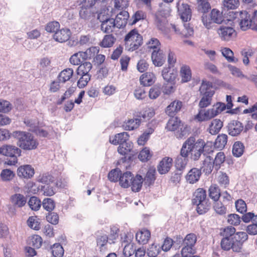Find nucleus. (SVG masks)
I'll use <instances>...</instances> for the list:
<instances>
[{"mask_svg":"<svg viewBox=\"0 0 257 257\" xmlns=\"http://www.w3.org/2000/svg\"><path fill=\"white\" fill-rule=\"evenodd\" d=\"M57 185L53 183L49 185H42L38 187V190L41 192L44 196H52L55 193L54 186Z\"/></svg>","mask_w":257,"mask_h":257,"instance_id":"obj_37","label":"nucleus"},{"mask_svg":"<svg viewBox=\"0 0 257 257\" xmlns=\"http://www.w3.org/2000/svg\"><path fill=\"white\" fill-rule=\"evenodd\" d=\"M129 135L126 132H122L115 135L114 137H110L109 142L114 145H120L127 142L129 139Z\"/></svg>","mask_w":257,"mask_h":257,"instance_id":"obj_21","label":"nucleus"},{"mask_svg":"<svg viewBox=\"0 0 257 257\" xmlns=\"http://www.w3.org/2000/svg\"><path fill=\"white\" fill-rule=\"evenodd\" d=\"M188 139H192L193 143L192 144V159L196 161L199 160L201 156H207L211 152H213V143L207 142L205 143L203 140L198 139L197 141L194 137H190Z\"/></svg>","mask_w":257,"mask_h":257,"instance_id":"obj_3","label":"nucleus"},{"mask_svg":"<svg viewBox=\"0 0 257 257\" xmlns=\"http://www.w3.org/2000/svg\"><path fill=\"white\" fill-rule=\"evenodd\" d=\"M199 91L202 97L199 102V106L200 108L206 107L211 104L212 97L215 93L212 83L203 80Z\"/></svg>","mask_w":257,"mask_h":257,"instance_id":"obj_7","label":"nucleus"},{"mask_svg":"<svg viewBox=\"0 0 257 257\" xmlns=\"http://www.w3.org/2000/svg\"><path fill=\"white\" fill-rule=\"evenodd\" d=\"M173 159L170 157H165L160 161L157 169L160 174L168 173L172 166Z\"/></svg>","mask_w":257,"mask_h":257,"instance_id":"obj_19","label":"nucleus"},{"mask_svg":"<svg viewBox=\"0 0 257 257\" xmlns=\"http://www.w3.org/2000/svg\"><path fill=\"white\" fill-rule=\"evenodd\" d=\"M133 174L129 171L121 174L119 179L120 185L124 188H127L131 186V181L133 179Z\"/></svg>","mask_w":257,"mask_h":257,"instance_id":"obj_32","label":"nucleus"},{"mask_svg":"<svg viewBox=\"0 0 257 257\" xmlns=\"http://www.w3.org/2000/svg\"><path fill=\"white\" fill-rule=\"evenodd\" d=\"M228 137L226 134L219 135L214 143V147L219 150L223 149L227 144Z\"/></svg>","mask_w":257,"mask_h":257,"instance_id":"obj_39","label":"nucleus"},{"mask_svg":"<svg viewBox=\"0 0 257 257\" xmlns=\"http://www.w3.org/2000/svg\"><path fill=\"white\" fill-rule=\"evenodd\" d=\"M99 48L98 47H91L86 52L80 51L72 55L70 59V62L74 65H78L86 60L90 59L95 54L99 53Z\"/></svg>","mask_w":257,"mask_h":257,"instance_id":"obj_8","label":"nucleus"},{"mask_svg":"<svg viewBox=\"0 0 257 257\" xmlns=\"http://www.w3.org/2000/svg\"><path fill=\"white\" fill-rule=\"evenodd\" d=\"M197 241L196 235L193 233L187 234L183 240L184 246L181 250L183 257H188L190 254L195 253L194 245Z\"/></svg>","mask_w":257,"mask_h":257,"instance_id":"obj_11","label":"nucleus"},{"mask_svg":"<svg viewBox=\"0 0 257 257\" xmlns=\"http://www.w3.org/2000/svg\"><path fill=\"white\" fill-rule=\"evenodd\" d=\"M141 123V120L138 118L130 119L124 122L122 127L126 131H132L137 128Z\"/></svg>","mask_w":257,"mask_h":257,"instance_id":"obj_35","label":"nucleus"},{"mask_svg":"<svg viewBox=\"0 0 257 257\" xmlns=\"http://www.w3.org/2000/svg\"><path fill=\"white\" fill-rule=\"evenodd\" d=\"M52 253L55 257H62L64 249L60 243H55L51 247Z\"/></svg>","mask_w":257,"mask_h":257,"instance_id":"obj_54","label":"nucleus"},{"mask_svg":"<svg viewBox=\"0 0 257 257\" xmlns=\"http://www.w3.org/2000/svg\"><path fill=\"white\" fill-rule=\"evenodd\" d=\"M228 134L232 136H236L242 131L243 125L237 120H231L227 125Z\"/></svg>","mask_w":257,"mask_h":257,"instance_id":"obj_17","label":"nucleus"},{"mask_svg":"<svg viewBox=\"0 0 257 257\" xmlns=\"http://www.w3.org/2000/svg\"><path fill=\"white\" fill-rule=\"evenodd\" d=\"M235 207L236 210L241 213L243 214L246 212L247 211V207L246 204L244 200L242 199H238L235 201Z\"/></svg>","mask_w":257,"mask_h":257,"instance_id":"obj_63","label":"nucleus"},{"mask_svg":"<svg viewBox=\"0 0 257 257\" xmlns=\"http://www.w3.org/2000/svg\"><path fill=\"white\" fill-rule=\"evenodd\" d=\"M177 7L179 14L183 21L188 22L191 19V10L188 4L182 3L180 5V2H178L177 4Z\"/></svg>","mask_w":257,"mask_h":257,"instance_id":"obj_15","label":"nucleus"},{"mask_svg":"<svg viewBox=\"0 0 257 257\" xmlns=\"http://www.w3.org/2000/svg\"><path fill=\"white\" fill-rule=\"evenodd\" d=\"M17 175L21 178L31 179L35 174V170L30 165L20 166L17 169Z\"/></svg>","mask_w":257,"mask_h":257,"instance_id":"obj_14","label":"nucleus"},{"mask_svg":"<svg viewBox=\"0 0 257 257\" xmlns=\"http://www.w3.org/2000/svg\"><path fill=\"white\" fill-rule=\"evenodd\" d=\"M217 115V112L215 111V108L209 109L206 111L201 110L196 115V118L199 121L209 120Z\"/></svg>","mask_w":257,"mask_h":257,"instance_id":"obj_25","label":"nucleus"},{"mask_svg":"<svg viewBox=\"0 0 257 257\" xmlns=\"http://www.w3.org/2000/svg\"><path fill=\"white\" fill-rule=\"evenodd\" d=\"M126 47L130 51L137 50L143 44V37L136 29L131 30L124 38Z\"/></svg>","mask_w":257,"mask_h":257,"instance_id":"obj_9","label":"nucleus"},{"mask_svg":"<svg viewBox=\"0 0 257 257\" xmlns=\"http://www.w3.org/2000/svg\"><path fill=\"white\" fill-rule=\"evenodd\" d=\"M182 107V101L175 100L172 102L166 108V113L170 116H174Z\"/></svg>","mask_w":257,"mask_h":257,"instance_id":"obj_20","label":"nucleus"},{"mask_svg":"<svg viewBox=\"0 0 257 257\" xmlns=\"http://www.w3.org/2000/svg\"><path fill=\"white\" fill-rule=\"evenodd\" d=\"M206 200L203 202H199L194 205H197L196 211L199 214L202 215L206 213L210 208V204Z\"/></svg>","mask_w":257,"mask_h":257,"instance_id":"obj_49","label":"nucleus"},{"mask_svg":"<svg viewBox=\"0 0 257 257\" xmlns=\"http://www.w3.org/2000/svg\"><path fill=\"white\" fill-rule=\"evenodd\" d=\"M10 201L14 206L21 208L25 205L27 200L23 194L16 193L11 196Z\"/></svg>","mask_w":257,"mask_h":257,"instance_id":"obj_22","label":"nucleus"},{"mask_svg":"<svg viewBox=\"0 0 257 257\" xmlns=\"http://www.w3.org/2000/svg\"><path fill=\"white\" fill-rule=\"evenodd\" d=\"M15 174L13 171L10 169H6L2 171L1 173V177L4 181H9L12 180Z\"/></svg>","mask_w":257,"mask_h":257,"instance_id":"obj_52","label":"nucleus"},{"mask_svg":"<svg viewBox=\"0 0 257 257\" xmlns=\"http://www.w3.org/2000/svg\"><path fill=\"white\" fill-rule=\"evenodd\" d=\"M115 41L116 38L112 34L106 35L100 43V46L103 48H110L113 46Z\"/></svg>","mask_w":257,"mask_h":257,"instance_id":"obj_42","label":"nucleus"},{"mask_svg":"<svg viewBox=\"0 0 257 257\" xmlns=\"http://www.w3.org/2000/svg\"><path fill=\"white\" fill-rule=\"evenodd\" d=\"M244 147L243 144L240 142H236L233 146L232 154L236 157H240L244 151Z\"/></svg>","mask_w":257,"mask_h":257,"instance_id":"obj_50","label":"nucleus"},{"mask_svg":"<svg viewBox=\"0 0 257 257\" xmlns=\"http://www.w3.org/2000/svg\"><path fill=\"white\" fill-rule=\"evenodd\" d=\"M42 205L44 209L51 212L55 207V202L52 198H46L43 200Z\"/></svg>","mask_w":257,"mask_h":257,"instance_id":"obj_51","label":"nucleus"},{"mask_svg":"<svg viewBox=\"0 0 257 257\" xmlns=\"http://www.w3.org/2000/svg\"><path fill=\"white\" fill-rule=\"evenodd\" d=\"M36 181L45 185H49L54 183V178L48 172H45L40 174L37 177Z\"/></svg>","mask_w":257,"mask_h":257,"instance_id":"obj_36","label":"nucleus"},{"mask_svg":"<svg viewBox=\"0 0 257 257\" xmlns=\"http://www.w3.org/2000/svg\"><path fill=\"white\" fill-rule=\"evenodd\" d=\"M243 31L251 29L257 31V10L251 13L246 11L235 12L233 17Z\"/></svg>","mask_w":257,"mask_h":257,"instance_id":"obj_2","label":"nucleus"},{"mask_svg":"<svg viewBox=\"0 0 257 257\" xmlns=\"http://www.w3.org/2000/svg\"><path fill=\"white\" fill-rule=\"evenodd\" d=\"M216 32L222 41H229L236 36L235 30L231 27L220 26Z\"/></svg>","mask_w":257,"mask_h":257,"instance_id":"obj_13","label":"nucleus"},{"mask_svg":"<svg viewBox=\"0 0 257 257\" xmlns=\"http://www.w3.org/2000/svg\"><path fill=\"white\" fill-rule=\"evenodd\" d=\"M180 75L182 77L183 82L189 81L192 77L191 71L189 66L184 65L182 66L180 70Z\"/></svg>","mask_w":257,"mask_h":257,"instance_id":"obj_44","label":"nucleus"},{"mask_svg":"<svg viewBox=\"0 0 257 257\" xmlns=\"http://www.w3.org/2000/svg\"><path fill=\"white\" fill-rule=\"evenodd\" d=\"M59 28V23L57 21H52L46 25L45 30L49 33H55Z\"/></svg>","mask_w":257,"mask_h":257,"instance_id":"obj_62","label":"nucleus"},{"mask_svg":"<svg viewBox=\"0 0 257 257\" xmlns=\"http://www.w3.org/2000/svg\"><path fill=\"white\" fill-rule=\"evenodd\" d=\"M162 75L166 82L172 84L174 83L177 76V72L174 69L171 70L170 67L164 68L162 70Z\"/></svg>","mask_w":257,"mask_h":257,"instance_id":"obj_24","label":"nucleus"},{"mask_svg":"<svg viewBox=\"0 0 257 257\" xmlns=\"http://www.w3.org/2000/svg\"><path fill=\"white\" fill-rule=\"evenodd\" d=\"M28 205L32 210L37 211L40 208L42 202L37 197L32 196L28 201Z\"/></svg>","mask_w":257,"mask_h":257,"instance_id":"obj_48","label":"nucleus"},{"mask_svg":"<svg viewBox=\"0 0 257 257\" xmlns=\"http://www.w3.org/2000/svg\"><path fill=\"white\" fill-rule=\"evenodd\" d=\"M168 121L166 128L169 131H175L181 126V120L177 117L171 116Z\"/></svg>","mask_w":257,"mask_h":257,"instance_id":"obj_41","label":"nucleus"},{"mask_svg":"<svg viewBox=\"0 0 257 257\" xmlns=\"http://www.w3.org/2000/svg\"><path fill=\"white\" fill-rule=\"evenodd\" d=\"M152 154L150 153V150L147 148L143 149L139 155V159L142 162H147L151 159Z\"/></svg>","mask_w":257,"mask_h":257,"instance_id":"obj_61","label":"nucleus"},{"mask_svg":"<svg viewBox=\"0 0 257 257\" xmlns=\"http://www.w3.org/2000/svg\"><path fill=\"white\" fill-rule=\"evenodd\" d=\"M193 196L194 198L192 199L193 204L207 200L206 199V192L203 188L197 189L194 192Z\"/></svg>","mask_w":257,"mask_h":257,"instance_id":"obj_34","label":"nucleus"},{"mask_svg":"<svg viewBox=\"0 0 257 257\" xmlns=\"http://www.w3.org/2000/svg\"><path fill=\"white\" fill-rule=\"evenodd\" d=\"M227 221L231 225L237 226L240 224L241 218L236 214H230L228 215Z\"/></svg>","mask_w":257,"mask_h":257,"instance_id":"obj_64","label":"nucleus"},{"mask_svg":"<svg viewBox=\"0 0 257 257\" xmlns=\"http://www.w3.org/2000/svg\"><path fill=\"white\" fill-rule=\"evenodd\" d=\"M124 14V17L123 18H120L121 15H117L115 19H114L115 21V25L116 27L118 28H121L124 27L127 24L126 20V13H123Z\"/></svg>","mask_w":257,"mask_h":257,"instance_id":"obj_60","label":"nucleus"},{"mask_svg":"<svg viewBox=\"0 0 257 257\" xmlns=\"http://www.w3.org/2000/svg\"><path fill=\"white\" fill-rule=\"evenodd\" d=\"M214 167L215 168V164L213 162V158L209 156H207L203 161L201 169L205 174H209L212 172Z\"/></svg>","mask_w":257,"mask_h":257,"instance_id":"obj_30","label":"nucleus"},{"mask_svg":"<svg viewBox=\"0 0 257 257\" xmlns=\"http://www.w3.org/2000/svg\"><path fill=\"white\" fill-rule=\"evenodd\" d=\"M192 139H187L183 144L180 153L176 157L175 161V166L178 171H184L188 161V155L191 153L192 156L191 146L193 141Z\"/></svg>","mask_w":257,"mask_h":257,"instance_id":"obj_6","label":"nucleus"},{"mask_svg":"<svg viewBox=\"0 0 257 257\" xmlns=\"http://www.w3.org/2000/svg\"><path fill=\"white\" fill-rule=\"evenodd\" d=\"M223 126V122L218 119H214L211 123L209 132L211 135L217 134Z\"/></svg>","mask_w":257,"mask_h":257,"instance_id":"obj_43","label":"nucleus"},{"mask_svg":"<svg viewBox=\"0 0 257 257\" xmlns=\"http://www.w3.org/2000/svg\"><path fill=\"white\" fill-rule=\"evenodd\" d=\"M13 136L18 140V146L24 150H34L38 146V142L30 133L15 131L13 132Z\"/></svg>","mask_w":257,"mask_h":257,"instance_id":"obj_4","label":"nucleus"},{"mask_svg":"<svg viewBox=\"0 0 257 257\" xmlns=\"http://www.w3.org/2000/svg\"><path fill=\"white\" fill-rule=\"evenodd\" d=\"M155 75L153 73H146L140 77V82L144 86H150L154 82Z\"/></svg>","mask_w":257,"mask_h":257,"instance_id":"obj_40","label":"nucleus"},{"mask_svg":"<svg viewBox=\"0 0 257 257\" xmlns=\"http://www.w3.org/2000/svg\"><path fill=\"white\" fill-rule=\"evenodd\" d=\"M160 251V247L153 243L148 248L147 254L148 257L158 256Z\"/></svg>","mask_w":257,"mask_h":257,"instance_id":"obj_59","label":"nucleus"},{"mask_svg":"<svg viewBox=\"0 0 257 257\" xmlns=\"http://www.w3.org/2000/svg\"><path fill=\"white\" fill-rule=\"evenodd\" d=\"M92 67V65L90 62L84 61L77 68V74L89 73Z\"/></svg>","mask_w":257,"mask_h":257,"instance_id":"obj_46","label":"nucleus"},{"mask_svg":"<svg viewBox=\"0 0 257 257\" xmlns=\"http://www.w3.org/2000/svg\"><path fill=\"white\" fill-rule=\"evenodd\" d=\"M102 23L101 24V31L106 34L112 33L116 26L115 25V21L113 18L101 19Z\"/></svg>","mask_w":257,"mask_h":257,"instance_id":"obj_23","label":"nucleus"},{"mask_svg":"<svg viewBox=\"0 0 257 257\" xmlns=\"http://www.w3.org/2000/svg\"><path fill=\"white\" fill-rule=\"evenodd\" d=\"M209 196L214 201L218 200L220 196V189L216 185H211L209 189Z\"/></svg>","mask_w":257,"mask_h":257,"instance_id":"obj_47","label":"nucleus"},{"mask_svg":"<svg viewBox=\"0 0 257 257\" xmlns=\"http://www.w3.org/2000/svg\"><path fill=\"white\" fill-rule=\"evenodd\" d=\"M225 158V155L223 152H220L216 154L214 160L213 159L215 170H218L220 168V165L224 162Z\"/></svg>","mask_w":257,"mask_h":257,"instance_id":"obj_53","label":"nucleus"},{"mask_svg":"<svg viewBox=\"0 0 257 257\" xmlns=\"http://www.w3.org/2000/svg\"><path fill=\"white\" fill-rule=\"evenodd\" d=\"M2 155L11 157L12 159L8 160L6 163L8 165H15L18 162V157L21 156L22 150L15 146L5 145L2 146Z\"/></svg>","mask_w":257,"mask_h":257,"instance_id":"obj_10","label":"nucleus"},{"mask_svg":"<svg viewBox=\"0 0 257 257\" xmlns=\"http://www.w3.org/2000/svg\"><path fill=\"white\" fill-rule=\"evenodd\" d=\"M151 58L153 64L157 67L162 66L166 61V56L160 49L153 50Z\"/></svg>","mask_w":257,"mask_h":257,"instance_id":"obj_16","label":"nucleus"},{"mask_svg":"<svg viewBox=\"0 0 257 257\" xmlns=\"http://www.w3.org/2000/svg\"><path fill=\"white\" fill-rule=\"evenodd\" d=\"M122 174L121 171L118 169H115L109 172L108 175V178L111 182H116L119 181L120 176Z\"/></svg>","mask_w":257,"mask_h":257,"instance_id":"obj_55","label":"nucleus"},{"mask_svg":"<svg viewBox=\"0 0 257 257\" xmlns=\"http://www.w3.org/2000/svg\"><path fill=\"white\" fill-rule=\"evenodd\" d=\"M201 175V170L194 168L189 171L186 176V179L190 183L194 184L199 180Z\"/></svg>","mask_w":257,"mask_h":257,"instance_id":"obj_26","label":"nucleus"},{"mask_svg":"<svg viewBox=\"0 0 257 257\" xmlns=\"http://www.w3.org/2000/svg\"><path fill=\"white\" fill-rule=\"evenodd\" d=\"M130 182L132 190L134 192H138L142 188L143 178L140 175H137L136 176L133 175V179Z\"/></svg>","mask_w":257,"mask_h":257,"instance_id":"obj_28","label":"nucleus"},{"mask_svg":"<svg viewBox=\"0 0 257 257\" xmlns=\"http://www.w3.org/2000/svg\"><path fill=\"white\" fill-rule=\"evenodd\" d=\"M73 74V70L71 68H66L63 70L59 74V82L65 83L70 79Z\"/></svg>","mask_w":257,"mask_h":257,"instance_id":"obj_45","label":"nucleus"},{"mask_svg":"<svg viewBox=\"0 0 257 257\" xmlns=\"http://www.w3.org/2000/svg\"><path fill=\"white\" fill-rule=\"evenodd\" d=\"M219 235L221 237L220 246L222 249L233 252H241L243 243L248 239L247 234L243 231L236 232V229L228 226L220 229Z\"/></svg>","mask_w":257,"mask_h":257,"instance_id":"obj_1","label":"nucleus"},{"mask_svg":"<svg viewBox=\"0 0 257 257\" xmlns=\"http://www.w3.org/2000/svg\"><path fill=\"white\" fill-rule=\"evenodd\" d=\"M151 237L150 231L146 229H142L136 234V238L140 243L146 244Z\"/></svg>","mask_w":257,"mask_h":257,"instance_id":"obj_27","label":"nucleus"},{"mask_svg":"<svg viewBox=\"0 0 257 257\" xmlns=\"http://www.w3.org/2000/svg\"><path fill=\"white\" fill-rule=\"evenodd\" d=\"M210 18L213 22L217 24H221L225 22L222 13L216 9H213L210 13Z\"/></svg>","mask_w":257,"mask_h":257,"instance_id":"obj_38","label":"nucleus"},{"mask_svg":"<svg viewBox=\"0 0 257 257\" xmlns=\"http://www.w3.org/2000/svg\"><path fill=\"white\" fill-rule=\"evenodd\" d=\"M156 24L158 29L165 34H168L171 32V29H173L177 34H181L185 37H188L193 34V29L190 28L189 24H185L184 27L186 29L185 32H180V29L174 24H169L165 19L157 18Z\"/></svg>","mask_w":257,"mask_h":257,"instance_id":"obj_5","label":"nucleus"},{"mask_svg":"<svg viewBox=\"0 0 257 257\" xmlns=\"http://www.w3.org/2000/svg\"><path fill=\"white\" fill-rule=\"evenodd\" d=\"M97 246L99 247L100 251H103L105 249L107 242H109V238L106 234L100 233L96 236Z\"/></svg>","mask_w":257,"mask_h":257,"instance_id":"obj_33","label":"nucleus"},{"mask_svg":"<svg viewBox=\"0 0 257 257\" xmlns=\"http://www.w3.org/2000/svg\"><path fill=\"white\" fill-rule=\"evenodd\" d=\"M28 225L32 229L38 230L40 228V224L36 217L30 216L27 220Z\"/></svg>","mask_w":257,"mask_h":257,"instance_id":"obj_57","label":"nucleus"},{"mask_svg":"<svg viewBox=\"0 0 257 257\" xmlns=\"http://www.w3.org/2000/svg\"><path fill=\"white\" fill-rule=\"evenodd\" d=\"M97 0H85L84 3L80 7L79 16L84 20H89L95 17L96 12L93 8Z\"/></svg>","mask_w":257,"mask_h":257,"instance_id":"obj_12","label":"nucleus"},{"mask_svg":"<svg viewBox=\"0 0 257 257\" xmlns=\"http://www.w3.org/2000/svg\"><path fill=\"white\" fill-rule=\"evenodd\" d=\"M71 35L70 30L67 28L58 30L53 35L54 39L58 42L63 43L68 41Z\"/></svg>","mask_w":257,"mask_h":257,"instance_id":"obj_18","label":"nucleus"},{"mask_svg":"<svg viewBox=\"0 0 257 257\" xmlns=\"http://www.w3.org/2000/svg\"><path fill=\"white\" fill-rule=\"evenodd\" d=\"M213 208L218 214L223 215L226 213V207L221 202H218V201H215Z\"/></svg>","mask_w":257,"mask_h":257,"instance_id":"obj_56","label":"nucleus"},{"mask_svg":"<svg viewBox=\"0 0 257 257\" xmlns=\"http://www.w3.org/2000/svg\"><path fill=\"white\" fill-rule=\"evenodd\" d=\"M132 148L133 145L131 142L123 143L119 146L117 149L118 153L124 156L121 159L122 162H125L126 161V155H127L128 153L132 151Z\"/></svg>","mask_w":257,"mask_h":257,"instance_id":"obj_31","label":"nucleus"},{"mask_svg":"<svg viewBox=\"0 0 257 257\" xmlns=\"http://www.w3.org/2000/svg\"><path fill=\"white\" fill-rule=\"evenodd\" d=\"M77 75L81 76L77 83L78 87L80 88L85 87L90 80L91 75L89 73Z\"/></svg>","mask_w":257,"mask_h":257,"instance_id":"obj_58","label":"nucleus"},{"mask_svg":"<svg viewBox=\"0 0 257 257\" xmlns=\"http://www.w3.org/2000/svg\"><path fill=\"white\" fill-rule=\"evenodd\" d=\"M156 170L155 168L152 167L149 168L144 179H143L144 185L149 187L154 183L156 180Z\"/></svg>","mask_w":257,"mask_h":257,"instance_id":"obj_29","label":"nucleus"}]
</instances>
